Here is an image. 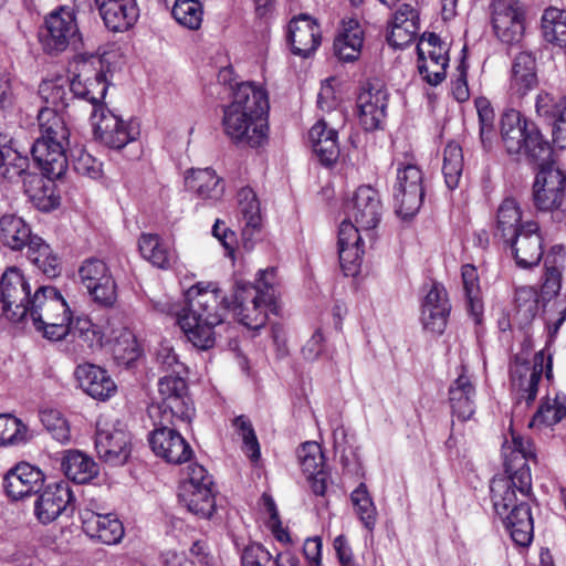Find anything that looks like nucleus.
Here are the masks:
<instances>
[{"mask_svg": "<svg viewBox=\"0 0 566 566\" xmlns=\"http://www.w3.org/2000/svg\"><path fill=\"white\" fill-rule=\"evenodd\" d=\"M505 475L491 481V500L495 513L516 545L527 546L533 539V517L528 504L532 475L528 462L535 458L533 443L510 430L502 444Z\"/></svg>", "mask_w": 566, "mask_h": 566, "instance_id": "obj_1", "label": "nucleus"}, {"mask_svg": "<svg viewBox=\"0 0 566 566\" xmlns=\"http://www.w3.org/2000/svg\"><path fill=\"white\" fill-rule=\"evenodd\" d=\"M185 297L188 307L178 314V325L195 347H213L214 328L223 322L226 313L231 310L230 301L212 282H199L190 286Z\"/></svg>", "mask_w": 566, "mask_h": 566, "instance_id": "obj_2", "label": "nucleus"}, {"mask_svg": "<svg viewBox=\"0 0 566 566\" xmlns=\"http://www.w3.org/2000/svg\"><path fill=\"white\" fill-rule=\"evenodd\" d=\"M381 203L378 192L369 187H359L348 207V219L339 224L338 256L346 276H356L361 266L364 243L361 230H371L380 221Z\"/></svg>", "mask_w": 566, "mask_h": 566, "instance_id": "obj_3", "label": "nucleus"}, {"mask_svg": "<svg viewBox=\"0 0 566 566\" xmlns=\"http://www.w3.org/2000/svg\"><path fill=\"white\" fill-rule=\"evenodd\" d=\"M13 323L31 326L43 338L59 342L69 336L73 313L54 286H39L27 308L11 314Z\"/></svg>", "mask_w": 566, "mask_h": 566, "instance_id": "obj_4", "label": "nucleus"}, {"mask_svg": "<svg viewBox=\"0 0 566 566\" xmlns=\"http://www.w3.org/2000/svg\"><path fill=\"white\" fill-rule=\"evenodd\" d=\"M13 323L31 326L43 338L59 342L69 336L73 313L54 286H39L27 308L11 314Z\"/></svg>", "mask_w": 566, "mask_h": 566, "instance_id": "obj_5", "label": "nucleus"}, {"mask_svg": "<svg viewBox=\"0 0 566 566\" xmlns=\"http://www.w3.org/2000/svg\"><path fill=\"white\" fill-rule=\"evenodd\" d=\"M40 137L31 153L42 174L50 180L62 177L67 169L65 145L69 128L62 115L51 107L42 108L38 115Z\"/></svg>", "mask_w": 566, "mask_h": 566, "instance_id": "obj_6", "label": "nucleus"}, {"mask_svg": "<svg viewBox=\"0 0 566 566\" xmlns=\"http://www.w3.org/2000/svg\"><path fill=\"white\" fill-rule=\"evenodd\" d=\"M275 270H260L256 284L237 280L230 308L237 319L248 328L259 329L268 319V311L274 302L273 280Z\"/></svg>", "mask_w": 566, "mask_h": 566, "instance_id": "obj_7", "label": "nucleus"}, {"mask_svg": "<svg viewBox=\"0 0 566 566\" xmlns=\"http://www.w3.org/2000/svg\"><path fill=\"white\" fill-rule=\"evenodd\" d=\"M543 376L548 381L553 377L552 356L539 350L531 359V345L525 342L510 363V388L517 405L535 401Z\"/></svg>", "mask_w": 566, "mask_h": 566, "instance_id": "obj_8", "label": "nucleus"}, {"mask_svg": "<svg viewBox=\"0 0 566 566\" xmlns=\"http://www.w3.org/2000/svg\"><path fill=\"white\" fill-rule=\"evenodd\" d=\"M501 137L511 155H525L541 159L549 151V145L534 123L518 111L507 109L501 117Z\"/></svg>", "mask_w": 566, "mask_h": 566, "instance_id": "obj_9", "label": "nucleus"}, {"mask_svg": "<svg viewBox=\"0 0 566 566\" xmlns=\"http://www.w3.org/2000/svg\"><path fill=\"white\" fill-rule=\"evenodd\" d=\"M159 400L148 409L153 421L161 423H190L195 409L187 395V384L181 375H167L158 381Z\"/></svg>", "mask_w": 566, "mask_h": 566, "instance_id": "obj_10", "label": "nucleus"}, {"mask_svg": "<svg viewBox=\"0 0 566 566\" xmlns=\"http://www.w3.org/2000/svg\"><path fill=\"white\" fill-rule=\"evenodd\" d=\"M72 73L70 91L73 96L88 102L92 111L96 107H106L104 98L109 83L102 60L94 55L78 56L72 64Z\"/></svg>", "mask_w": 566, "mask_h": 566, "instance_id": "obj_11", "label": "nucleus"}, {"mask_svg": "<svg viewBox=\"0 0 566 566\" xmlns=\"http://www.w3.org/2000/svg\"><path fill=\"white\" fill-rule=\"evenodd\" d=\"M533 201L537 210L562 222L566 218V170L553 164L543 166L533 185Z\"/></svg>", "mask_w": 566, "mask_h": 566, "instance_id": "obj_12", "label": "nucleus"}, {"mask_svg": "<svg viewBox=\"0 0 566 566\" xmlns=\"http://www.w3.org/2000/svg\"><path fill=\"white\" fill-rule=\"evenodd\" d=\"M90 120L94 139L109 149H123L140 135V127L136 120H125L107 106L92 111Z\"/></svg>", "mask_w": 566, "mask_h": 566, "instance_id": "obj_13", "label": "nucleus"}, {"mask_svg": "<svg viewBox=\"0 0 566 566\" xmlns=\"http://www.w3.org/2000/svg\"><path fill=\"white\" fill-rule=\"evenodd\" d=\"M95 449L106 464H125L132 453V437L127 426L118 419L101 417L96 423Z\"/></svg>", "mask_w": 566, "mask_h": 566, "instance_id": "obj_14", "label": "nucleus"}, {"mask_svg": "<svg viewBox=\"0 0 566 566\" xmlns=\"http://www.w3.org/2000/svg\"><path fill=\"white\" fill-rule=\"evenodd\" d=\"M212 485V478L202 465L190 464L187 475L180 484V502L195 515L203 518L210 517L216 507Z\"/></svg>", "mask_w": 566, "mask_h": 566, "instance_id": "obj_15", "label": "nucleus"}, {"mask_svg": "<svg viewBox=\"0 0 566 566\" xmlns=\"http://www.w3.org/2000/svg\"><path fill=\"white\" fill-rule=\"evenodd\" d=\"M423 174L412 163H398L394 185L396 212L403 219L413 217L423 202Z\"/></svg>", "mask_w": 566, "mask_h": 566, "instance_id": "obj_16", "label": "nucleus"}, {"mask_svg": "<svg viewBox=\"0 0 566 566\" xmlns=\"http://www.w3.org/2000/svg\"><path fill=\"white\" fill-rule=\"evenodd\" d=\"M495 36L505 44L518 43L525 30V9L518 0H493L489 6Z\"/></svg>", "mask_w": 566, "mask_h": 566, "instance_id": "obj_17", "label": "nucleus"}, {"mask_svg": "<svg viewBox=\"0 0 566 566\" xmlns=\"http://www.w3.org/2000/svg\"><path fill=\"white\" fill-rule=\"evenodd\" d=\"M153 422L155 428L148 441L157 457L172 464H181L192 458L191 447L177 430L181 423H161L160 419Z\"/></svg>", "mask_w": 566, "mask_h": 566, "instance_id": "obj_18", "label": "nucleus"}, {"mask_svg": "<svg viewBox=\"0 0 566 566\" xmlns=\"http://www.w3.org/2000/svg\"><path fill=\"white\" fill-rule=\"evenodd\" d=\"M78 27L72 8L61 7L51 12L45 19V27L41 31V41L45 51L61 52L69 44L80 41Z\"/></svg>", "mask_w": 566, "mask_h": 566, "instance_id": "obj_19", "label": "nucleus"}, {"mask_svg": "<svg viewBox=\"0 0 566 566\" xmlns=\"http://www.w3.org/2000/svg\"><path fill=\"white\" fill-rule=\"evenodd\" d=\"M78 277L94 302L111 306L116 301V283L108 265L101 259L88 258L78 268Z\"/></svg>", "mask_w": 566, "mask_h": 566, "instance_id": "obj_20", "label": "nucleus"}, {"mask_svg": "<svg viewBox=\"0 0 566 566\" xmlns=\"http://www.w3.org/2000/svg\"><path fill=\"white\" fill-rule=\"evenodd\" d=\"M83 532L93 541L116 545L125 535L123 522L114 513L101 512L97 504H90L80 511Z\"/></svg>", "mask_w": 566, "mask_h": 566, "instance_id": "obj_21", "label": "nucleus"}, {"mask_svg": "<svg viewBox=\"0 0 566 566\" xmlns=\"http://www.w3.org/2000/svg\"><path fill=\"white\" fill-rule=\"evenodd\" d=\"M31 286L21 269L8 268L0 279V318L13 323L11 314L27 308L32 298Z\"/></svg>", "mask_w": 566, "mask_h": 566, "instance_id": "obj_22", "label": "nucleus"}, {"mask_svg": "<svg viewBox=\"0 0 566 566\" xmlns=\"http://www.w3.org/2000/svg\"><path fill=\"white\" fill-rule=\"evenodd\" d=\"M74 495L67 482L48 484L34 502V515L43 524H50L69 510L73 512Z\"/></svg>", "mask_w": 566, "mask_h": 566, "instance_id": "obj_23", "label": "nucleus"}, {"mask_svg": "<svg viewBox=\"0 0 566 566\" xmlns=\"http://www.w3.org/2000/svg\"><path fill=\"white\" fill-rule=\"evenodd\" d=\"M535 112L551 126L554 147L566 149V96L542 91L535 98Z\"/></svg>", "mask_w": 566, "mask_h": 566, "instance_id": "obj_24", "label": "nucleus"}, {"mask_svg": "<svg viewBox=\"0 0 566 566\" xmlns=\"http://www.w3.org/2000/svg\"><path fill=\"white\" fill-rule=\"evenodd\" d=\"M388 105V92L380 83H368L357 97L358 118L365 130L381 127Z\"/></svg>", "mask_w": 566, "mask_h": 566, "instance_id": "obj_25", "label": "nucleus"}, {"mask_svg": "<svg viewBox=\"0 0 566 566\" xmlns=\"http://www.w3.org/2000/svg\"><path fill=\"white\" fill-rule=\"evenodd\" d=\"M504 243L510 247L520 268L535 266L543 256V238L539 226L534 220H526L522 231Z\"/></svg>", "mask_w": 566, "mask_h": 566, "instance_id": "obj_26", "label": "nucleus"}, {"mask_svg": "<svg viewBox=\"0 0 566 566\" xmlns=\"http://www.w3.org/2000/svg\"><path fill=\"white\" fill-rule=\"evenodd\" d=\"M230 106L249 115L254 129L268 123L269 98L266 91L250 82L240 83L233 91Z\"/></svg>", "mask_w": 566, "mask_h": 566, "instance_id": "obj_27", "label": "nucleus"}, {"mask_svg": "<svg viewBox=\"0 0 566 566\" xmlns=\"http://www.w3.org/2000/svg\"><path fill=\"white\" fill-rule=\"evenodd\" d=\"M94 3L104 25L111 32H126L139 19V7L136 0H94Z\"/></svg>", "mask_w": 566, "mask_h": 566, "instance_id": "obj_28", "label": "nucleus"}, {"mask_svg": "<svg viewBox=\"0 0 566 566\" xmlns=\"http://www.w3.org/2000/svg\"><path fill=\"white\" fill-rule=\"evenodd\" d=\"M43 482L44 474L39 468L21 462L4 475L3 488L11 500L19 501L33 493H38Z\"/></svg>", "mask_w": 566, "mask_h": 566, "instance_id": "obj_29", "label": "nucleus"}, {"mask_svg": "<svg viewBox=\"0 0 566 566\" xmlns=\"http://www.w3.org/2000/svg\"><path fill=\"white\" fill-rule=\"evenodd\" d=\"M250 122L249 115L242 113V111L230 105L224 108L222 120L224 133L235 143L259 147L266 139L268 123L258 127L256 130Z\"/></svg>", "mask_w": 566, "mask_h": 566, "instance_id": "obj_30", "label": "nucleus"}, {"mask_svg": "<svg viewBox=\"0 0 566 566\" xmlns=\"http://www.w3.org/2000/svg\"><path fill=\"white\" fill-rule=\"evenodd\" d=\"M287 41L292 52L302 57L310 56L321 44V29L308 14L294 17L287 27Z\"/></svg>", "mask_w": 566, "mask_h": 566, "instance_id": "obj_31", "label": "nucleus"}, {"mask_svg": "<svg viewBox=\"0 0 566 566\" xmlns=\"http://www.w3.org/2000/svg\"><path fill=\"white\" fill-rule=\"evenodd\" d=\"M421 307L423 328L432 334H442L451 310L446 289L440 284H433L426 294Z\"/></svg>", "mask_w": 566, "mask_h": 566, "instance_id": "obj_32", "label": "nucleus"}, {"mask_svg": "<svg viewBox=\"0 0 566 566\" xmlns=\"http://www.w3.org/2000/svg\"><path fill=\"white\" fill-rule=\"evenodd\" d=\"M238 218L242 223L241 244L245 251L254 247V234L260 231L262 216L260 201L253 189L241 188L238 191Z\"/></svg>", "mask_w": 566, "mask_h": 566, "instance_id": "obj_33", "label": "nucleus"}, {"mask_svg": "<svg viewBox=\"0 0 566 566\" xmlns=\"http://www.w3.org/2000/svg\"><path fill=\"white\" fill-rule=\"evenodd\" d=\"M74 375L80 387L94 399L105 401L116 392V384L99 366L80 364Z\"/></svg>", "mask_w": 566, "mask_h": 566, "instance_id": "obj_34", "label": "nucleus"}, {"mask_svg": "<svg viewBox=\"0 0 566 566\" xmlns=\"http://www.w3.org/2000/svg\"><path fill=\"white\" fill-rule=\"evenodd\" d=\"M419 29L417 11L410 4H402L389 24L388 44L395 49H403L416 40Z\"/></svg>", "mask_w": 566, "mask_h": 566, "instance_id": "obj_35", "label": "nucleus"}, {"mask_svg": "<svg viewBox=\"0 0 566 566\" xmlns=\"http://www.w3.org/2000/svg\"><path fill=\"white\" fill-rule=\"evenodd\" d=\"M69 335L73 338H78L82 344L74 346L69 352L74 357H83L87 354V350L99 348L103 345L104 339H107V332L102 328L98 324L93 323L86 316L72 317L71 329Z\"/></svg>", "mask_w": 566, "mask_h": 566, "instance_id": "obj_36", "label": "nucleus"}, {"mask_svg": "<svg viewBox=\"0 0 566 566\" xmlns=\"http://www.w3.org/2000/svg\"><path fill=\"white\" fill-rule=\"evenodd\" d=\"M475 386L470 376L461 373L449 387V401L453 416L467 421L475 412Z\"/></svg>", "mask_w": 566, "mask_h": 566, "instance_id": "obj_37", "label": "nucleus"}, {"mask_svg": "<svg viewBox=\"0 0 566 566\" xmlns=\"http://www.w3.org/2000/svg\"><path fill=\"white\" fill-rule=\"evenodd\" d=\"M29 158L11 137L0 134V180L17 182L28 175Z\"/></svg>", "mask_w": 566, "mask_h": 566, "instance_id": "obj_38", "label": "nucleus"}, {"mask_svg": "<svg viewBox=\"0 0 566 566\" xmlns=\"http://www.w3.org/2000/svg\"><path fill=\"white\" fill-rule=\"evenodd\" d=\"M337 130L328 127L324 119L316 122L308 132L313 151L325 166H332L339 156Z\"/></svg>", "mask_w": 566, "mask_h": 566, "instance_id": "obj_39", "label": "nucleus"}, {"mask_svg": "<svg viewBox=\"0 0 566 566\" xmlns=\"http://www.w3.org/2000/svg\"><path fill=\"white\" fill-rule=\"evenodd\" d=\"M364 44V30L355 19L343 21L334 40V52L343 62H354L360 56Z\"/></svg>", "mask_w": 566, "mask_h": 566, "instance_id": "obj_40", "label": "nucleus"}, {"mask_svg": "<svg viewBox=\"0 0 566 566\" xmlns=\"http://www.w3.org/2000/svg\"><path fill=\"white\" fill-rule=\"evenodd\" d=\"M186 188L202 200L218 201L224 192V185L211 168L192 169L185 178Z\"/></svg>", "mask_w": 566, "mask_h": 566, "instance_id": "obj_41", "label": "nucleus"}, {"mask_svg": "<svg viewBox=\"0 0 566 566\" xmlns=\"http://www.w3.org/2000/svg\"><path fill=\"white\" fill-rule=\"evenodd\" d=\"M526 220H523V211L516 199L505 198L496 210L494 235L503 242L512 240L522 231Z\"/></svg>", "mask_w": 566, "mask_h": 566, "instance_id": "obj_42", "label": "nucleus"}, {"mask_svg": "<svg viewBox=\"0 0 566 566\" xmlns=\"http://www.w3.org/2000/svg\"><path fill=\"white\" fill-rule=\"evenodd\" d=\"M30 226L15 214H4L0 218V242L12 251H21L30 245L35 238Z\"/></svg>", "mask_w": 566, "mask_h": 566, "instance_id": "obj_43", "label": "nucleus"}, {"mask_svg": "<svg viewBox=\"0 0 566 566\" xmlns=\"http://www.w3.org/2000/svg\"><path fill=\"white\" fill-rule=\"evenodd\" d=\"M27 258L46 277L53 279L61 274L62 263L59 255L39 235L30 241Z\"/></svg>", "mask_w": 566, "mask_h": 566, "instance_id": "obj_44", "label": "nucleus"}, {"mask_svg": "<svg viewBox=\"0 0 566 566\" xmlns=\"http://www.w3.org/2000/svg\"><path fill=\"white\" fill-rule=\"evenodd\" d=\"M138 248L143 258L159 269H169L176 261L175 250L157 234L143 233Z\"/></svg>", "mask_w": 566, "mask_h": 566, "instance_id": "obj_45", "label": "nucleus"}, {"mask_svg": "<svg viewBox=\"0 0 566 566\" xmlns=\"http://www.w3.org/2000/svg\"><path fill=\"white\" fill-rule=\"evenodd\" d=\"M62 470L67 479L83 484L97 475L98 465L82 451L67 450L63 457Z\"/></svg>", "mask_w": 566, "mask_h": 566, "instance_id": "obj_46", "label": "nucleus"}, {"mask_svg": "<svg viewBox=\"0 0 566 566\" xmlns=\"http://www.w3.org/2000/svg\"><path fill=\"white\" fill-rule=\"evenodd\" d=\"M242 566H300L298 558L290 552L280 553L275 557L261 544L248 545L241 555Z\"/></svg>", "mask_w": 566, "mask_h": 566, "instance_id": "obj_47", "label": "nucleus"}, {"mask_svg": "<svg viewBox=\"0 0 566 566\" xmlns=\"http://www.w3.org/2000/svg\"><path fill=\"white\" fill-rule=\"evenodd\" d=\"M565 252L562 245H554L545 258L542 293L556 296L562 289Z\"/></svg>", "mask_w": 566, "mask_h": 566, "instance_id": "obj_48", "label": "nucleus"}, {"mask_svg": "<svg viewBox=\"0 0 566 566\" xmlns=\"http://www.w3.org/2000/svg\"><path fill=\"white\" fill-rule=\"evenodd\" d=\"M544 39L559 48H566V10L547 8L542 15Z\"/></svg>", "mask_w": 566, "mask_h": 566, "instance_id": "obj_49", "label": "nucleus"}, {"mask_svg": "<svg viewBox=\"0 0 566 566\" xmlns=\"http://www.w3.org/2000/svg\"><path fill=\"white\" fill-rule=\"evenodd\" d=\"M350 501L360 523L366 530L373 532L377 523V509L374 500L367 489V485L361 482L350 493Z\"/></svg>", "mask_w": 566, "mask_h": 566, "instance_id": "obj_50", "label": "nucleus"}, {"mask_svg": "<svg viewBox=\"0 0 566 566\" xmlns=\"http://www.w3.org/2000/svg\"><path fill=\"white\" fill-rule=\"evenodd\" d=\"M33 432L20 419L11 415H0V447L25 444Z\"/></svg>", "mask_w": 566, "mask_h": 566, "instance_id": "obj_51", "label": "nucleus"}, {"mask_svg": "<svg viewBox=\"0 0 566 566\" xmlns=\"http://www.w3.org/2000/svg\"><path fill=\"white\" fill-rule=\"evenodd\" d=\"M461 276L468 308L475 321L479 322L482 314V301L478 270L472 264H464L461 268Z\"/></svg>", "mask_w": 566, "mask_h": 566, "instance_id": "obj_52", "label": "nucleus"}, {"mask_svg": "<svg viewBox=\"0 0 566 566\" xmlns=\"http://www.w3.org/2000/svg\"><path fill=\"white\" fill-rule=\"evenodd\" d=\"M108 342H113L114 357L123 364H129L139 356V348L134 333L123 327L118 334L114 331L107 335Z\"/></svg>", "mask_w": 566, "mask_h": 566, "instance_id": "obj_53", "label": "nucleus"}, {"mask_svg": "<svg viewBox=\"0 0 566 566\" xmlns=\"http://www.w3.org/2000/svg\"><path fill=\"white\" fill-rule=\"evenodd\" d=\"M463 171V153L457 143H449L443 151L442 174L446 185L453 190L459 186Z\"/></svg>", "mask_w": 566, "mask_h": 566, "instance_id": "obj_54", "label": "nucleus"}, {"mask_svg": "<svg viewBox=\"0 0 566 566\" xmlns=\"http://www.w3.org/2000/svg\"><path fill=\"white\" fill-rule=\"evenodd\" d=\"M475 108L479 118L480 140L484 149L490 150L496 138L495 114L491 103L485 97L475 99Z\"/></svg>", "mask_w": 566, "mask_h": 566, "instance_id": "obj_55", "label": "nucleus"}, {"mask_svg": "<svg viewBox=\"0 0 566 566\" xmlns=\"http://www.w3.org/2000/svg\"><path fill=\"white\" fill-rule=\"evenodd\" d=\"M171 14L180 25L197 30L201 25L203 11L198 0H176Z\"/></svg>", "mask_w": 566, "mask_h": 566, "instance_id": "obj_56", "label": "nucleus"}, {"mask_svg": "<svg viewBox=\"0 0 566 566\" xmlns=\"http://www.w3.org/2000/svg\"><path fill=\"white\" fill-rule=\"evenodd\" d=\"M566 419V398L563 401L557 396L555 399H545L533 416L531 426H554Z\"/></svg>", "mask_w": 566, "mask_h": 566, "instance_id": "obj_57", "label": "nucleus"}, {"mask_svg": "<svg viewBox=\"0 0 566 566\" xmlns=\"http://www.w3.org/2000/svg\"><path fill=\"white\" fill-rule=\"evenodd\" d=\"M418 59L431 63H440L443 65L449 64L448 46L441 39L430 33L428 36L422 38L417 46Z\"/></svg>", "mask_w": 566, "mask_h": 566, "instance_id": "obj_58", "label": "nucleus"}, {"mask_svg": "<svg viewBox=\"0 0 566 566\" xmlns=\"http://www.w3.org/2000/svg\"><path fill=\"white\" fill-rule=\"evenodd\" d=\"M40 419L52 438L62 444L71 442V430L67 420L56 409H44Z\"/></svg>", "mask_w": 566, "mask_h": 566, "instance_id": "obj_59", "label": "nucleus"}, {"mask_svg": "<svg viewBox=\"0 0 566 566\" xmlns=\"http://www.w3.org/2000/svg\"><path fill=\"white\" fill-rule=\"evenodd\" d=\"M235 432L242 439V450L253 462H256L261 457L260 444L255 436L251 421L245 416L234 418L232 423Z\"/></svg>", "mask_w": 566, "mask_h": 566, "instance_id": "obj_60", "label": "nucleus"}, {"mask_svg": "<svg viewBox=\"0 0 566 566\" xmlns=\"http://www.w3.org/2000/svg\"><path fill=\"white\" fill-rule=\"evenodd\" d=\"M74 170L84 177L96 180L103 176V164L85 149H75L72 154Z\"/></svg>", "mask_w": 566, "mask_h": 566, "instance_id": "obj_61", "label": "nucleus"}, {"mask_svg": "<svg viewBox=\"0 0 566 566\" xmlns=\"http://www.w3.org/2000/svg\"><path fill=\"white\" fill-rule=\"evenodd\" d=\"M300 465L305 474H313L323 470L324 455L321 446L314 441H307L297 450Z\"/></svg>", "mask_w": 566, "mask_h": 566, "instance_id": "obj_62", "label": "nucleus"}, {"mask_svg": "<svg viewBox=\"0 0 566 566\" xmlns=\"http://www.w3.org/2000/svg\"><path fill=\"white\" fill-rule=\"evenodd\" d=\"M40 94L48 104L55 108H64L74 97L70 91V86L60 81H45L40 85Z\"/></svg>", "mask_w": 566, "mask_h": 566, "instance_id": "obj_63", "label": "nucleus"}, {"mask_svg": "<svg viewBox=\"0 0 566 566\" xmlns=\"http://www.w3.org/2000/svg\"><path fill=\"white\" fill-rule=\"evenodd\" d=\"M263 511L268 514L266 521L268 528L272 532L276 541L281 543H289L291 541L290 534L286 528L283 527L280 520L279 511L273 497L264 493L261 497Z\"/></svg>", "mask_w": 566, "mask_h": 566, "instance_id": "obj_64", "label": "nucleus"}]
</instances>
